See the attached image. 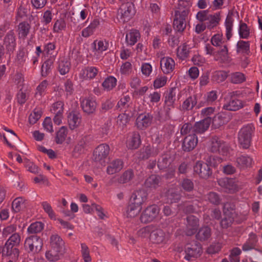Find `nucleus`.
I'll list each match as a JSON object with an SVG mask.
<instances>
[{
	"label": "nucleus",
	"instance_id": "f704fd0d",
	"mask_svg": "<svg viewBox=\"0 0 262 262\" xmlns=\"http://www.w3.org/2000/svg\"><path fill=\"white\" fill-rule=\"evenodd\" d=\"M64 254V253L50 248V249L45 253L46 258L51 262H55L60 259Z\"/></svg>",
	"mask_w": 262,
	"mask_h": 262
},
{
	"label": "nucleus",
	"instance_id": "bb28decb",
	"mask_svg": "<svg viewBox=\"0 0 262 262\" xmlns=\"http://www.w3.org/2000/svg\"><path fill=\"white\" fill-rule=\"evenodd\" d=\"M159 152V150L158 148L148 145L142 148L140 158L142 159H147L151 157L156 156Z\"/></svg>",
	"mask_w": 262,
	"mask_h": 262
},
{
	"label": "nucleus",
	"instance_id": "a878e982",
	"mask_svg": "<svg viewBox=\"0 0 262 262\" xmlns=\"http://www.w3.org/2000/svg\"><path fill=\"white\" fill-rule=\"evenodd\" d=\"M81 118L79 113L72 112L68 116V122L70 128L71 129H74L77 128L81 122Z\"/></svg>",
	"mask_w": 262,
	"mask_h": 262
},
{
	"label": "nucleus",
	"instance_id": "ddd939ff",
	"mask_svg": "<svg viewBox=\"0 0 262 262\" xmlns=\"http://www.w3.org/2000/svg\"><path fill=\"white\" fill-rule=\"evenodd\" d=\"M193 169L195 173L203 179L208 178L212 173L209 165L201 161H198L195 163Z\"/></svg>",
	"mask_w": 262,
	"mask_h": 262
},
{
	"label": "nucleus",
	"instance_id": "79ce46f5",
	"mask_svg": "<svg viewBox=\"0 0 262 262\" xmlns=\"http://www.w3.org/2000/svg\"><path fill=\"white\" fill-rule=\"evenodd\" d=\"M141 210V208L129 202L126 208V216L128 218L135 217L139 214Z\"/></svg>",
	"mask_w": 262,
	"mask_h": 262
},
{
	"label": "nucleus",
	"instance_id": "393cba45",
	"mask_svg": "<svg viewBox=\"0 0 262 262\" xmlns=\"http://www.w3.org/2000/svg\"><path fill=\"white\" fill-rule=\"evenodd\" d=\"M229 121L228 115L224 112H220L215 115L214 117L211 119L212 126L215 128H219Z\"/></svg>",
	"mask_w": 262,
	"mask_h": 262
},
{
	"label": "nucleus",
	"instance_id": "6ab92c4d",
	"mask_svg": "<svg viewBox=\"0 0 262 262\" xmlns=\"http://www.w3.org/2000/svg\"><path fill=\"white\" fill-rule=\"evenodd\" d=\"M211 123V118L206 117L204 119L195 123L193 126V134H203L206 132L209 128Z\"/></svg>",
	"mask_w": 262,
	"mask_h": 262
},
{
	"label": "nucleus",
	"instance_id": "49530a36",
	"mask_svg": "<svg viewBox=\"0 0 262 262\" xmlns=\"http://www.w3.org/2000/svg\"><path fill=\"white\" fill-rule=\"evenodd\" d=\"M160 181V176L152 174L146 180L145 184L147 187L156 188L159 186Z\"/></svg>",
	"mask_w": 262,
	"mask_h": 262
},
{
	"label": "nucleus",
	"instance_id": "e433bc0d",
	"mask_svg": "<svg viewBox=\"0 0 262 262\" xmlns=\"http://www.w3.org/2000/svg\"><path fill=\"white\" fill-rule=\"evenodd\" d=\"M211 235V229L208 226H204L201 228L195 235L196 238L204 242L210 238Z\"/></svg>",
	"mask_w": 262,
	"mask_h": 262
},
{
	"label": "nucleus",
	"instance_id": "a211bd4d",
	"mask_svg": "<svg viewBox=\"0 0 262 262\" xmlns=\"http://www.w3.org/2000/svg\"><path fill=\"white\" fill-rule=\"evenodd\" d=\"M147 193L142 189L135 191L131 196L129 202L142 208V205L146 201Z\"/></svg>",
	"mask_w": 262,
	"mask_h": 262
},
{
	"label": "nucleus",
	"instance_id": "cd10ccee",
	"mask_svg": "<svg viewBox=\"0 0 262 262\" xmlns=\"http://www.w3.org/2000/svg\"><path fill=\"white\" fill-rule=\"evenodd\" d=\"M235 163L238 168L245 169L252 165L253 159L249 156L242 155L236 159Z\"/></svg>",
	"mask_w": 262,
	"mask_h": 262
},
{
	"label": "nucleus",
	"instance_id": "8fccbe9b",
	"mask_svg": "<svg viewBox=\"0 0 262 262\" xmlns=\"http://www.w3.org/2000/svg\"><path fill=\"white\" fill-rule=\"evenodd\" d=\"M53 67V60L49 59L46 60L42 65L41 74L43 77L47 76L52 71Z\"/></svg>",
	"mask_w": 262,
	"mask_h": 262
},
{
	"label": "nucleus",
	"instance_id": "c85d7f7f",
	"mask_svg": "<svg viewBox=\"0 0 262 262\" xmlns=\"http://www.w3.org/2000/svg\"><path fill=\"white\" fill-rule=\"evenodd\" d=\"M218 183L229 193H233L237 190V186L232 179H222L219 180Z\"/></svg>",
	"mask_w": 262,
	"mask_h": 262
},
{
	"label": "nucleus",
	"instance_id": "4d7b16f0",
	"mask_svg": "<svg viewBox=\"0 0 262 262\" xmlns=\"http://www.w3.org/2000/svg\"><path fill=\"white\" fill-rule=\"evenodd\" d=\"M48 85V82L46 80H43L41 83H40L36 88L35 97L40 99L42 96L44 95Z\"/></svg>",
	"mask_w": 262,
	"mask_h": 262
},
{
	"label": "nucleus",
	"instance_id": "20e7f679",
	"mask_svg": "<svg viewBox=\"0 0 262 262\" xmlns=\"http://www.w3.org/2000/svg\"><path fill=\"white\" fill-rule=\"evenodd\" d=\"M184 252L185 254L184 259L187 261H190L192 258H197L202 255V246L197 242L187 244L185 247Z\"/></svg>",
	"mask_w": 262,
	"mask_h": 262
},
{
	"label": "nucleus",
	"instance_id": "864d4df0",
	"mask_svg": "<svg viewBox=\"0 0 262 262\" xmlns=\"http://www.w3.org/2000/svg\"><path fill=\"white\" fill-rule=\"evenodd\" d=\"M228 73L225 71H217L214 72L212 76L213 81L220 83L226 80L228 77Z\"/></svg>",
	"mask_w": 262,
	"mask_h": 262
},
{
	"label": "nucleus",
	"instance_id": "37998d69",
	"mask_svg": "<svg viewBox=\"0 0 262 262\" xmlns=\"http://www.w3.org/2000/svg\"><path fill=\"white\" fill-rule=\"evenodd\" d=\"M228 58V49L227 44L224 43L220 46V49L216 52L215 60H226Z\"/></svg>",
	"mask_w": 262,
	"mask_h": 262
},
{
	"label": "nucleus",
	"instance_id": "c756f323",
	"mask_svg": "<svg viewBox=\"0 0 262 262\" xmlns=\"http://www.w3.org/2000/svg\"><path fill=\"white\" fill-rule=\"evenodd\" d=\"M131 104L130 97L128 95H123L118 101L116 107L117 110L126 112Z\"/></svg>",
	"mask_w": 262,
	"mask_h": 262
},
{
	"label": "nucleus",
	"instance_id": "473e14b6",
	"mask_svg": "<svg viewBox=\"0 0 262 262\" xmlns=\"http://www.w3.org/2000/svg\"><path fill=\"white\" fill-rule=\"evenodd\" d=\"M165 233L160 229L153 231L150 235V239L153 243L162 244L165 241Z\"/></svg>",
	"mask_w": 262,
	"mask_h": 262
},
{
	"label": "nucleus",
	"instance_id": "39448f33",
	"mask_svg": "<svg viewBox=\"0 0 262 262\" xmlns=\"http://www.w3.org/2000/svg\"><path fill=\"white\" fill-rule=\"evenodd\" d=\"M160 208L156 205H151L146 207L141 212L140 220L141 223L147 224L154 221L158 216Z\"/></svg>",
	"mask_w": 262,
	"mask_h": 262
},
{
	"label": "nucleus",
	"instance_id": "5701e85b",
	"mask_svg": "<svg viewBox=\"0 0 262 262\" xmlns=\"http://www.w3.org/2000/svg\"><path fill=\"white\" fill-rule=\"evenodd\" d=\"M124 166V163L121 159H117L111 162L106 168L108 174H113L121 171Z\"/></svg>",
	"mask_w": 262,
	"mask_h": 262
},
{
	"label": "nucleus",
	"instance_id": "ea45409f",
	"mask_svg": "<svg viewBox=\"0 0 262 262\" xmlns=\"http://www.w3.org/2000/svg\"><path fill=\"white\" fill-rule=\"evenodd\" d=\"M68 134V128L66 126H61L56 133L55 141L57 144H61L66 140Z\"/></svg>",
	"mask_w": 262,
	"mask_h": 262
},
{
	"label": "nucleus",
	"instance_id": "4c0bfd02",
	"mask_svg": "<svg viewBox=\"0 0 262 262\" xmlns=\"http://www.w3.org/2000/svg\"><path fill=\"white\" fill-rule=\"evenodd\" d=\"M141 143L140 135L138 132H134L127 142V146L129 149H137Z\"/></svg>",
	"mask_w": 262,
	"mask_h": 262
},
{
	"label": "nucleus",
	"instance_id": "b1692460",
	"mask_svg": "<svg viewBox=\"0 0 262 262\" xmlns=\"http://www.w3.org/2000/svg\"><path fill=\"white\" fill-rule=\"evenodd\" d=\"M160 66L163 73L165 74H169L174 69L175 62L172 58L168 57H164L161 59Z\"/></svg>",
	"mask_w": 262,
	"mask_h": 262
},
{
	"label": "nucleus",
	"instance_id": "4468645a",
	"mask_svg": "<svg viewBox=\"0 0 262 262\" xmlns=\"http://www.w3.org/2000/svg\"><path fill=\"white\" fill-rule=\"evenodd\" d=\"M99 72V69L93 66H88L82 69L79 73V77L82 81L95 78Z\"/></svg>",
	"mask_w": 262,
	"mask_h": 262
},
{
	"label": "nucleus",
	"instance_id": "4be33fe9",
	"mask_svg": "<svg viewBox=\"0 0 262 262\" xmlns=\"http://www.w3.org/2000/svg\"><path fill=\"white\" fill-rule=\"evenodd\" d=\"M226 143L217 137H213L211 140L210 150L212 152H223L226 150Z\"/></svg>",
	"mask_w": 262,
	"mask_h": 262
},
{
	"label": "nucleus",
	"instance_id": "0e129e2a",
	"mask_svg": "<svg viewBox=\"0 0 262 262\" xmlns=\"http://www.w3.org/2000/svg\"><path fill=\"white\" fill-rule=\"evenodd\" d=\"M207 200L211 204L214 205H219L221 202V199L216 192H210L206 195Z\"/></svg>",
	"mask_w": 262,
	"mask_h": 262
},
{
	"label": "nucleus",
	"instance_id": "09e8293b",
	"mask_svg": "<svg viewBox=\"0 0 262 262\" xmlns=\"http://www.w3.org/2000/svg\"><path fill=\"white\" fill-rule=\"evenodd\" d=\"M237 53L248 54L250 53V42L249 41L239 40L236 45Z\"/></svg>",
	"mask_w": 262,
	"mask_h": 262
},
{
	"label": "nucleus",
	"instance_id": "bf43d9fd",
	"mask_svg": "<svg viewBox=\"0 0 262 262\" xmlns=\"http://www.w3.org/2000/svg\"><path fill=\"white\" fill-rule=\"evenodd\" d=\"M71 64L68 60H60L59 61L58 71L61 75H65L68 73L70 69Z\"/></svg>",
	"mask_w": 262,
	"mask_h": 262
},
{
	"label": "nucleus",
	"instance_id": "412c9836",
	"mask_svg": "<svg viewBox=\"0 0 262 262\" xmlns=\"http://www.w3.org/2000/svg\"><path fill=\"white\" fill-rule=\"evenodd\" d=\"M93 141V137L91 135H85L82 136L79 140L77 144L75 146L74 151L82 153L84 149L89 146Z\"/></svg>",
	"mask_w": 262,
	"mask_h": 262
},
{
	"label": "nucleus",
	"instance_id": "2eb2a0df",
	"mask_svg": "<svg viewBox=\"0 0 262 262\" xmlns=\"http://www.w3.org/2000/svg\"><path fill=\"white\" fill-rule=\"evenodd\" d=\"M4 45L8 52H13L16 46V37L13 30L9 31L4 38Z\"/></svg>",
	"mask_w": 262,
	"mask_h": 262
},
{
	"label": "nucleus",
	"instance_id": "3c124183",
	"mask_svg": "<svg viewBox=\"0 0 262 262\" xmlns=\"http://www.w3.org/2000/svg\"><path fill=\"white\" fill-rule=\"evenodd\" d=\"M230 80L231 82L234 84L242 83L246 80L245 75L239 72L232 73L230 75Z\"/></svg>",
	"mask_w": 262,
	"mask_h": 262
},
{
	"label": "nucleus",
	"instance_id": "6e6d98bb",
	"mask_svg": "<svg viewBox=\"0 0 262 262\" xmlns=\"http://www.w3.org/2000/svg\"><path fill=\"white\" fill-rule=\"evenodd\" d=\"M238 33L241 38L247 39L250 36V29L247 25L243 22L239 24Z\"/></svg>",
	"mask_w": 262,
	"mask_h": 262
},
{
	"label": "nucleus",
	"instance_id": "2f4dec72",
	"mask_svg": "<svg viewBox=\"0 0 262 262\" xmlns=\"http://www.w3.org/2000/svg\"><path fill=\"white\" fill-rule=\"evenodd\" d=\"M31 29V25L27 21H23L19 24L17 28L18 36L19 39L26 38Z\"/></svg>",
	"mask_w": 262,
	"mask_h": 262
},
{
	"label": "nucleus",
	"instance_id": "7ed1b4c3",
	"mask_svg": "<svg viewBox=\"0 0 262 262\" xmlns=\"http://www.w3.org/2000/svg\"><path fill=\"white\" fill-rule=\"evenodd\" d=\"M179 91L177 88L173 87L168 90L164 94V111L168 117H169L171 110L174 107L176 95Z\"/></svg>",
	"mask_w": 262,
	"mask_h": 262
},
{
	"label": "nucleus",
	"instance_id": "72a5a7b5",
	"mask_svg": "<svg viewBox=\"0 0 262 262\" xmlns=\"http://www.w3.org/2000/svg\"><path fill=\"white\" fill-rule=\"evenodd\" d=\"M12 244L6 241L2 250L3 256H9L13 255L14 257H17L19 255L18 249L15 248Z\"/></svg>",
	"mask_w": 262,
	"mask_h": 262
},
{
	"label": "nucleus",
	"instance_id": "a19ab883",
	"mask_svg": "<svg viewBox=\"0 0 262 262\" xmlns=\"http://www.w3.org/2000/svg\"><path fill=\"white\" fill-rule=\"evenodd\" d=\"M117 82V80L115 77L109 76L104 79L102 83V86L105 91H111L116 87Z\"/></svg>",
	"mask_w": 262,
	"mask_h": 262
},
{
	"label": "nucleus",
	"instance_id": "1a4fd4ad",
	"mask_svg": "<svg viewBox=\"0 0 262 262\" xmlns=\"http://www.w3.org/2000/svg\"><path fill=\"white\" fill-rule=\"evenodd\" d=\"M92 46L94 56L100 59L102 57V53L107 50L108 43L105 40H95L92 43Z\"/></svg>",
	"mask_w": 262,
	"mask_h": 262
},
{
	"label": "nucleus",
	"instance_id": "aec40b11",
	"mask_svg": "<svg viewBox=\"0 0 262 262\" xmlns=\"http://www.w3.org/2000/svg\"><path fill=\"white\" fill-rule=\"evenodd\" d=\"M198 138L195 134H190L186 136L183 142L182 149L185 151H190L193 149L198 144Z\"/></svg>",
	"mask_w": 262,
	"mask_h": 262
},
{
	"label": "nucleus",
	"instance_id": "de8ad7c7",
	"mask_svg": "<svg viewBox=\"0 0 262 262\" xmlns=\"http://www.w3.org/2000/svg\"><path fill=\"white\" fill-rule=\"evenodd\" d=\"M190 49V48L186 43H184L179 46L177 49L178 58L182 60L185 59L188 56Z\"/></svg>",
	"mask_w": 262,
	"mask_h": 262
},
{
	"label": "nucleus",
	"instance_id": "9d476101",
	"mask_svg": "<svg viewBox=\"0 0 262 262\" xmlns=\"http://www.w3.org/2000/svg\"><path fill=\"white\" fill-rule=\"evenodd\" d=\"M80 105L83 111L89 115L94 113L97 106L96 100L90 97L80 99Z\"/></svg>",
	"mask_w": 262,
	"mask_h": 262
},
{
	"label": "nucleus",
	"instance_id": "423d86ee",
	"mask_svg": "<svg viewBox=\"0 0 262 262\" xmlns=\"http://www.w3.org/2000/svg\"><path fill=\"white\" fill-rule=\"evenodd\" d=\"M43 242L41 238L37 235L31 236L25 240L24 246L29 253H38L42 249Z\"/></svg>",
	"mask_w": 262,
	"mask_h": 262
},
{
	"label": "nucleus",
	"instance_id": "052dcab7",
	"mask_svg": "<svg viewBox=\"0 0 262 262\" xmlns=\"http://www.w3.org/2000/svg\"><path fill=\"white\" fill-rule=\"evenodd\" d=\"M181 198L179 193L176 192L173 189H169L167 194V202L168 203H173L178 202Z\"/></svg>",
	"mask_w": 262,
	"mask_h": 262
},
{
	"label": "nucleus",
	"instance_id": "f3484780",
	"mask_svg": "<svg viewBox=\"0 0 262 262\" xmlns=\"http://www.w3.org/2000/svg\"><path fill=\"white\" fill-rule=\"evenodd\" d=\"M50 248L66 253L65 243L58 234H53L50 237Z\"/></svg>",
	"mask_w": 262,
	"mask_h": 262
},
{
	"label": "nucleus",
	"instance_id": "774afa93",
	"mask_svg": "<svg viewBox=\"0 0 262 262\" xmlns=\"http://www.w3.org/2000/svg\"><path fill=\"white\" fill-rule=\"evenodd\" d=\"M81 252L82 257L85 262H90L92 260L90 255V250L85 243L81 244Z\"/></svg>",
	"mask_w": 262,
	"mask_h": 262
},
{
	"label": "nucleus",
	"instance_id": "338daca9",
	"mask_svg": "<svg viewBox=\"0 0 262 262\" xmlns=\"http://www.w3.org/2000/svg\"><path fill=\"white\" fill-rule=\"evenodd\" d=\"M17 230V226L15 224H10L6 226L2 231V235L6 237L10 235L15 233Z\"/></svg>",
	"mask_w": 262,
	"mask_h": 262
},
{
	"label": "nucleus",
	"instance_id": "f03ea898",
	"mask_svg": "<svg viewBox=\"0 0 262 262\" xmlns=\"http://www.w3.org/2000/svg\"><path fill=\"white\" fill-rule=\"evenodd\" d=\"M254 130L255 128L252 124L244 126L240 129L238 134V141L241 147L243 149L250 147Z\"/></svg>",
	"mask_w": 262,
	"mask_h": 262
},
{
	"label": "nucleus",
	"instance_id": "680f3d73",
	"mask_svg": "<svg viewBox=\"0 0 262 262\" xmlns=\"http://www.w3.org/2000/svg\"><path fill=\"white\" fill-rule=\"evenodd\" d=\"M25 200L23 198L18 197L13 200L12 208L14 212H19L24 205Z\"/></svg>",
	"mask_w": 262,
	"mask_h": 262
},
{
	"label": "nucleus",
	"instance_id": "6e6552de",
	"mask_svg": "<svg viewBox=\"0 0 262 262\" xmlns=\"http://www.w3.org/2000/svg\"><path fill=\"white\" fill-rule=\"evenodd\" d=\"M120 19L122 21L127 22L135 14L134 4L132 2L122 4L119 9Z\"/></svg>",
	"mask_w": 262,
	"mask_h": 262
},
{
	"label": "nucleus",
	"instance_id": "7c9ffc66",
	"mask_svg": "<svg viewBox=\"0 0 262 262\" xmlns=\"http://www.w3.org/2000/svg\"><path fill=\"white\" fill-rule=\"evenodd\" d=\"M99 25L100 22L98 19H94L87 27L82 30L81 36L85 38L91 36L94 33Z\"/></svg>",
	"mask_w": 262,
	"mask_h": 262
},
{
	"label": "nucleus",
	"instance_id": "5fc2aeb1",
	"mask_svg": "<svg viewBox=\"0 0 262 262\" xmlns=\"http://www.w3.org/2000/svg\"><path fill=\"white\" fill-rule=\"evenodd\" d=\"M235 216L230 214H224V217L220 222L221 227L226 229L231 226Z\"/></svg>",
	"mask_w": 262,
	"mask_h": 262
},
{
	"label": "nucleus",
	"instance_id": "e2e57ef3",
	"mask_svg": "<svg viewBox=\"0 0 262 262\" xmlns=\"http://www.w3.org/2000/svg\"><path fill=\"white\" fill-rule=\"evenodd\" d=\"M41 205L44 211L48 214L51 219L55 220L56 215L51 205L47 201H43L41 203Z\"/></svg>",
	"mask_w": 262,
	"mask_h": 262
},
{
	"label": "nucleus",
	"instance_id": "f257e3e1",
	"mask_svg": "<svg viewBox=\"0 0 262 262\" xmlns=\"http://www.w3.org/2000/svg\"><path fill=\"white\" fill-rule=\"evenodd\" d=\"M189 12V8L187 6H180L174 11L173 28L180 32H183L186 27V19Z\"/></svg>",
	"mask_w": 262,
	"mask_h": 262
},
{
	"label": "nucleus",
	"instance_id": "a18cd8bd",
	"mask_svg": "<svg viewBox=\"0 0 262 262\" xmlns=\"http://www.w3.org/2000/svg\"><path fill=\"white\" fill-rule=\"evenodd\" d=\"M220 20V18L219 14H209L206 21L205 22V24H206L208 29L211 30L218 25Z\"/></svg>",
	"mask_w": 262,
	"mask_h": 262
},
{
	"label": "nucleus",
	"instance_id": "dca6fc26",
	"mask_svg": "<svg viewBox=\"0 0 262 262\" xmlns=\"http://www.w3.org/2000/svg\"><path fill=\"white\" fill-rule=\"evenodd\" d=\"M199 226V220L194 215H189L187 217V224L185 233L187 236L194 234Z\"/></svg>",
	"mask_w": 262,
	"mask_h": 262
},
{
	"label": "nucleus",
	"instance_id": "58836bf2",
	"mask_svg": "<svg viewBox=\"0 0 262 262\" xmlns=\"http://www.w3.org/2000/svg\"><path fill=\"white\" fill-rule=\"evenodd\" d=\"M172 162L170 156L166 154L162 155L159 159L157 165L160 170H165L169 167Z\"/></svg>",
	"mask_w": 262,
	"mask_h": 262
},
{
	"label": "nucleus",
	"instance_id": "69168bd1",
	"mask_svg": "<svg viewBox=\"0 0 262 262\" xmlns=\"http://www.w3.org/2000/svg\"><path fill=\"white\" fill-rule=\"evenodd\" d=\"M64 103L61 101H58L52 105L51 111L53 114H63Z\"/></svg>",
	"mask_w": 262,
	"mask_h": 262
},
{
	"label": "nucleus",
	"instance_id": "c9c22d12",
	"mask_svg": "<svg viewBox=\"0 0 262 262\" xmlns=\"http://www.w3.org/2000/svg\"><path fill=\"white\" fill-rule=\"evenodd\" d=\"M140 38L139 32L135 29L130 30L126 34L125 41L127 45H134Z\"/></svg>",
	"mask_w": 262,
	"mask_h": 262
},
{
	"label": "nucleus",
	"instance_id": "9b49d317",
	"mask_svg": "<svg viewBox=\"0 0 262 262\" xmlns=\"http://www.w3.org/2000/svg\"><path fill=\"white\" fill-rule=\"evenodd\" d=\"M153 116L149 113H142L137 117L136 124L137 128L144 130L149 127L152 121Z\"/></svg>",
	"mask_w": 262,
	"mask_h": 262
},
{
	"label": "nucleus",
	"instance_id": "c03bdc74",
	"mask_svg": "<svg viewBox=\"0 0 262 262\" xmlns=\"http://www.w3.org/2000/svg\"><path fill=\"white\" fill-rule=\"evenodd\" d=\"M197 103L195 96L188 97L182 103V108L184 111H189L192 110Z\"/></svg>",
	"mask_w": 262,
	"mask_h": 262
},
{
	"label": "nucleus",
	"instance_id": "0eeeda50",
	"mask_svg": "<svg viewBox=\"0 0 262 262\" xmlns=\"http://www.w3.org/2000/svg\"><path fill=\"white\" fill-rule=\"evenodd\" d=\"M236 92H231L228 93L230 98H226V102L223 105L224 110L230 111H236L243 107V104L241 100L236 99L234 96Z\"/></svg>",
	"mask_w": 262,
	"mask_h": 262
},
{
	"label": "nucleus",
	"instance_id": "603ef678",
	"mask_svg": "<svg viewBox=\"0 0 262 262\" xmlns=\"http://www.w3.org/2000/svg\"><path fill=\"white\" fill-rule=\"evenodd\" d=\"M134 174L133 170L128 169L124 171L118 179V182L121 184H124L129 182L134 178Z\"/></svg>",
	"mask_w": 262,
	"mask_h": 262
},
{
	"label": "nucleus",
	"instance_id": "f8f14e48",
	"mask_svg": "<svg viewBox=\"0 0 262 262\" xmlns=\"http://www.w3.org/2000/svg\"><path fill=\"white\" fill-rule=\"evenodd\" d=\"M110 147L106 144H101L98 145L94 150V157L96 162L102 163L109 154Z\"/></svg>",
	"mask_w": 262,
	"mask_h": 262
},
{
	"label": "nucleus",
	"instance_id": "13d9d810",
	"mask_svg": "<svg viewBox=\"0 0 262 262\" xmlns=\"http://www.w3.org/2000/svg\"><path fill=\"white\" fill-rule=\"evenodd\" d=\"M43 226L41 222H36L31 224L28 228L27 231L31 234L39 233L42 230Z\"/></svg>",
	"mask_w": 262,
	"mask_h": 262
}]
</instances>
